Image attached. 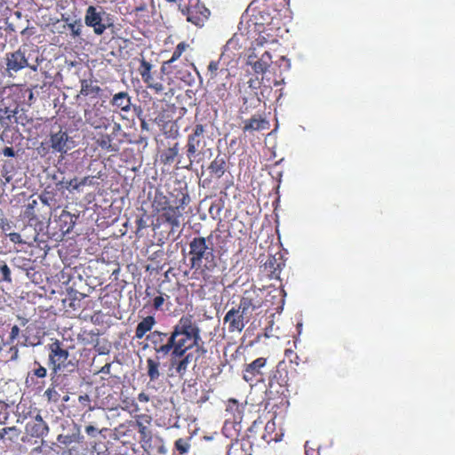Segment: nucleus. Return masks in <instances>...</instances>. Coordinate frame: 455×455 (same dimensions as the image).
<instances>
[{
    "instance_id": "1",
    "label": "nucleus",
    "mask_w": 455,
    "mask_h": 455,
    "mask_svg": "<svg viewBox=\"0 0 455 455\" xmlns=\"http://www.w3.org/2000/svg\"><path fill=\"white\" fill-rule=\"evenodd\" d=\"M188 259L193 276L201 279L203 286L215 285L220 272V258L212 235L192 237L188 242Z\"/></svg>"
},
{
    "instance_id": "2",
    "label": "nucleus",
    "mask_w": 455,
    "mask_h": 455,
    "mask_svg": "<svg viewBox=\"0 0 455 455\" xmlns=\"http://www.w3.org/2000/svg\"><path fill=\"white\" fill-rule=\"evenodd\" d=\"M173 355H182L196 347L199 350L202 346L200 328L193 317L184 315L172 327Z\"/></svg>"
},
{
    "instance_id": "3",
    "label": "nucleus",
    "mask_w": 455,
    "mask_h": 455,
    "mask_svg": "<svg viewBox=\"0 0 455 455\" xmlns=\"http://www.w3.org/2000/svg\"><path fill=\"white\" fill-rule=\"evenodd\" d=\"M39 65V52L33 45L22 44L12 52L5 53V69L9 73H17L25 68L36 70Z\"/></svg>"
},
{
    "instance_id": "4",
    "label": "nucleus",
    "mask_w": 455,
    "mask_h": 455,
    "mask_svg": "<svg viewBox=\"0 0 455 455\" xmlns=\"http://www.w3.org/2000/svg\"><path fill=\"white\" fill-rule=\"evenodd\" d=\"M296 373V368L282 360L268 377V393L284 395L285 392L289 391V387L292 385Z\"/></svg>"
},
{
    "instance_id": "5",
    "label": "nucleus",
    "mask_w": 455,
    "mask_h": 455,
    "mask_svg": "<svg viewBox=\"0 0 455 455\" xmlns=\"http://www.w3.org/2000/svg\"><path fill=\"white\" fill-rule=\"evenodd\" d=\"M207 125L202 123L196 124L190 134L188 135L187 143L185 145V154L188 158V163L183 164L181 167L190 170L193 168V163L196 160L197 156L200 155L203 148L206 145L204 140V132H206Z\"/></svg>"
},
{
    "instance_id": "6",
    "label": "nucleus",
    "mask_w": 455,
    "mask_h": 455,
    "mask_svg": "<svg viewBox=\"0 0 455 455\" xmlns=\"http://www.w3.org/2000/svg\"><path fill=\"white\" fill-rule=\"evenodd\" d=\"M152 209L156 213H161L160 218L169 223L172 228H179V213L176 208H172V201L162 191H156L152 200Z\"/></svg>"
},
{
    "instance_id": "7",
    "label": "nucleus",
    "mask_w": 455,
    "mask_h": 455,
    "mask_svg": "<svg viewBox=\"0 0 455 455\" xmlns=\"http://www.w3.org/2000/svg\"><path fill=\"white\" fill-rule=\"evenodd\" d=\"M147 339L155 350L156 355L166 356L173 355L172 330L170 332L153 331L148 333Z\"/></svg>"
},
{
    "instance_id": "8",
    "label": "nucleus",
    "mask_w": 455,
    "mask_h": 455,
    "mask_svg": "<svg viewBox=\"0 0 455 455\" xmlns=\"http://www.w3.org/2000/svg\"><path fill=\"white\" fill-rule=\"evenodd\" d=\"M267 369V358H256L251 363L244 364L243 379L250 385H258V383L265 381Z\"/></svg>"
},
{
    "instance_id": "9",
    "label": "nucleus",
    "mask_w": 455,
    "mask_h": 455,
    "mask_svg": "<svg viewBox=\"0 0 455 455\" xmlns=\"http://www.w3.org/2000/svg\"><path fill=\"white\" fill-rule=\"evenodd\" d=\"M152 69V63L147 61L145 58H141L140 60L138 72L140 75L142 81L150 90L154 91L156 94H162L165 90L164 76L163 73L159 76H154Z\"/></svg>"
},
{
    "instance_id": "10",
    "label": "nucleus",
    "mask_w": 455,
    "mask_h": 455,
    "mask_svg": "<svg viewBox=\"0 0 455 455\" xmlns=\"http://www.w3.org/2000/svg\"><path fill=\"white\" fill-rule=\"evenodd\" d=\"M49 349V362L52 364L54 373H58L68 368L69 364L74 367V364L69 361V353L64 347L62 342L59 339H54L52 343L48 345Z\"/></svg>"
},
{
    "instance_id": "11",
    "label": "nucleus",
    "mask_w": 455,
    "mask_h": 455,
    "mask_svg": "<svg viewBox=\"0 0 455 455\" xmlns=\"http://www.w3.org/2000/svg\"><path fill=\"white\" fill-rule=\"evenodd\" d=\"M181 12L186 15L188 22L193 23L196 27H203L207 21L211 12L204 5L200 4L199 1H192L185 8L181 9Z\"/></svg>"
},
{
    "instance_id": "12",
    "label": "nucleus",
    "mask_w": 455,
    "mask_h": 455,
    "mask_svg": "<svg viewBox=\"0 0 455 455\" xmlns=\"http://www.w3.org/2000/svg\"><path fill=\"white\" fill-rule=\"evenodd\" d=\"M106 14L101 7H94V5H89L86 8L84 15V22L87 27L93 28V32L97 36H102L106 31L108 25L103 20V16Z\"/></svg>"
},
{
    "instance_id": "13",
    "label": "nucleus",
    "mask_w": 455,
    "mask_h": 455,
    "mask_svg": "<svg viewBox=\"0 0 455 455\" xmlns=\"http://www.w3.org/2000/svg\"><path fill=\"white\" fill-rule=\"evenodd\" d=\"M263 304L261 294L255 289L246 290L240 299V308L243 309V315L248 323L254 310L260 308Z\"/></svg>"
},
{
    "instance_id": "14",
    "label": "nucleus",
    "mask_w": 455,
    "mask_h": 455,
    "mask_svg": "<svg viewBox=\"0 0 455 455\" xmlns=\"http://www.w3.org/2000/svg\"><path fill=\"white\" fill-rule=\"evenodd\" d=\"M223 322L228 323L229 332H241L248 323L243 309L240 308V304L237 307L230 308L226 313Z\"/></svg>"
},
{
    "instance_id": "15",
    "label": "nucleus",
    "mask_w": 455,
    "mask_h": 455,
    "mask_svg": "<svg viewBox=\"0 0 455 455\" xmlns=\"http://www.w3.org/2000/svg\"><path fill=\"white\" fill-rule=\"evenodd\" d=\"M284 265L285 261L281 252L268 255L262 267V271L266 273L269 279H280L281 271Z\"/></svg>"
},
{
    "instance_id": "16",
    "label": "nucleus",
    "mask_w": 455,
    "mask_h": 455,
    "mask_svg": "<svg viewBox=\"0 0 455 455\" xmlns=\"http://www.w3.org/2000/svg\"><path fill=\"white\" fill-rule=\"evenodd\" d=\"M179 188H174L171 191L170 195L172 197V208H176L178 210V220L180 221V218L182 215L181 210H184L186 205L189 204L190 198L188 190V187L182 186L181 182L178 181Z\"/></svg>"
},
{
    "instance_id": "17",
    "label": "nucleus",
    "mask_w": 455,
    "mask_h": 455,
    "mask_svg": "<svg viewBox=\"0 0 455 455\" xmlns=\"http://www.w3.org/2000/svg\"><path fill=\"white\" fill-rule=\"evenodd\" d=\"M248 63H250L255 73H266L269 67L273 63V57L271 56L269 51H265L259 57V53L257 51H251L249 58Z\"/></svg>"
},
{
    "instance_id": "18",
    "label": "nucleus",
    "mask_w": 455,
    "mask_h": 455,
    "mask_svg": "<svg viewBox=\"0 0 455 455\" xmlns=\"http://www.w3.org/2000/svg\"><path fill=\"white\" fill-rule=\"evenodd\" d=\"M49 144L53 152H59L60 155L67 154L71 149L68 146V132L61 128L57 132H52L50 134Z\"/></svg>"
},
{
    "instance_id": "19",
    "label": "nucleus",
    "mask_w": 455,
    "mask_h": 455,
    "mask_svg": "<svg viewBox=\"0 0 455 455\" xmlns=\"http://www.w3.org/2000/svg\"><path fill=\"white\" fill-rule=\"evenodd\" d=\"M146 117L148 122L162 124L167 122L168 116L162 100H155L147 109Z\"/></svg>"
},
{
    "instance_id": "20",
    "label": "nucleus",
    "mask_w": 455,
    "mask_h": 455,
    "mask_svg": "<svg viewBox=\"0 0 455 455\" xmlns=\"http://www.w3.org/2000/svg\"><path fill=\"white\" fill-rule=\"evenodd\" d=\"M49 427L40 413L36 414L34 419L27 423L26 432L28 435L35 437H43L46 435Z\"/></svg>"
},
{
    "instance_id": "21",
    "label": "nucleus",
    "mask_w": 455,
    "mask_h": 455,
    "mask_svg": "<svg viewBox=\"0 0 455 455\" xmlns=\"http://www.w3.org/2000/svg\"><path fill=\"white\" fill-rule=\"evenodd\" d=\"M192 359L193 354L188 352L182 355H177L176 357L172 355L171 358V367L174 369L179 377H184Z\"/></svg>"
},
{
    "instance_id": "22",
    "label": "nucleus",
    "mask_w": 455,
    "mask_h": 455,
    "mask_svg": "<svg viewBox=\"0 0 455 455\" xmlns=\"http://www.w3.org/2000/svg\"><path fill=\"white\" fill-rule=\"evenodd\" d=\"M266 129H269V123L267 119L262 117V116H259V114H255L243 122V132L266 131Z\"/></svg>"
},
{
    "instance_id": "23",
    "label": "nucleus",
    "mask_w": 455,
    "mask_h": 455,
    "mask_svg": "<svg viewBox=\"0 0 455 455\" xmlns=\"http://www.w3.org/2000/svg\"><path fill=\"white\" fill-rule=\"evenodd\" d=\"M173 73L174 76L186 84H192L194 77L191 69H196L195 64L192 62L185 63L183 67L180 68L179 64H174L172 68H169Z\"/></svg>"
},
{
    "instance_id": "24",
    "label": "nucleus",
    "mask_w": 455,
    "mask_h": 455,
    "mask_svg": "<svg viewBox=\"0 0 455 455\" xmlns=\"http://www.w3.org/2000/svg\"><path fill=\"white\" fill-rule=\"evenodd\" d=\"M80 94L82 96L90 97V99H98L102 94V89L98 85L97 81L92 78H83L81 81Z\"/></svg>"
},
{
    "instance_id": "25",
    "label": "nucleus",
    "mask_w": 455,
    "mask_h": 455,
    "mask_svg": "<svg viewBox=\"0 0 455 455\" xmlns=\"http://www.w3.org/2000/svg\"><path fill=\"white\" fill-rule=\"evenodd\" d=\"M272 29L273 28L270 27V25H268L267 28H265L263 31L259 33L258 37H256L252 42L251 50L257 51L258 47H261L267 44H275V43H277V35L271 34L270 31H272Z\"/></svg>"
},
{
    "instance_id": "26",
    "label": "nucleus",
    "mask_w": 455,
    "mask_h": 455,
    "mask_svg": "<svg viewBox=\"0 0 455 455\" xmlns=\"http://www.w3.org/2000/svg\"><path fill=\"white\" fill-rule=\"evenodd\" d=\"M252 450V444L250 440H236L231 443L228 455H251Z\"/></svg>"
},
{
    "instance_id": "27",
    "label": "nucleus",
    "mask_w": 455,
    "mask_h": 455,
    "mask_svg": "<svg viewBox=\"0 0 455 455\" xmlns=\"http://www.w3.org/2000/svg\"><path fill=\"white\" fill-rule=\"evenodd\" d=\"M110 104L113 108H118L127 113V111H130L131 109L132 97L128 94L127 92H118L113 95L112 100H110Z\"/></svg>"
},
{
    "instance_id": "28",
    "label": "nucleus",
    "mask_w": 455,
    "mask_h": 455,
    "mask_svg": "<svg viewBox=\"0 0 455 455\" xmlns=\"http://www.w3.org/2000/svg\"><path fill=\"white\" fill-rule=\"evenodd\" d=\"M156 323V319L151 315L141 319L140 323H138L137 327L135 328L134 338L136 339H141V338L145 337L147 332L153 331V328Z\"/></svg>"
},
{
    "instance_id": "29",
    "label": "nucleus",
    "mask_w": 455,
    "mask_h": 455,
    "mask_svg": "<svg viewBox=\"0 0 455 455\" xmlns=\"http://www.w3.org/2000/svg\"><path fill=\"white\" fill-rule=\"evenodd\" d=\"M212 176L221 178L226 172L227 163L225 155L218 154L208 167Z\"/></svg>"
},
{
    "instance_id": "30",
    "label": "nucleus",
    "mask_w": 455,
    "mask_h": 455,
    "mask_svg": "<svg viewBox=\"0 0 455 455\" xmlns=\"http://www.w3.org/2000/svg\"><path fill=\"white\" fill-rule=\"evenodd\" d=\"M188 50H192L191 46L189 44H188V42L186 41H181L174 48V51L170 58V60H167V61L164 62V68H163V70L164 69L165 67L167 68H172V65L174 64H177V60H179V59L181 58V56L183 55V53H186L187 51Z\"/></svg>"
},
{
    "instance_id": "31",
    "label": "nucleus",
    "mask_w": 455,
    "mask_h": 455,
    "mask_svg": "<svg viewBox=\"0 0 455 455\" xmlns=\"http://www.w3.org/2000/svg\"><path fill=\"white\" fill-rule=\"evenodd\" d=\"M207 72H208V76H209V78H208L209 84L216 83L219 74L220 76H229V72L228 69H225V68L220 69V62L219 61H211L208 65Z\"/></svg>"
},
{
    "instance_id": "32",
    "label": "nucleus",
    "mask_w": 455,
    "mask_h": 455,
    "mask_svg": "<svg viewBox=\"0 0 455 455\" xmlns=\"http://www.w3.org/2000/svg\"><path fill=\"white\" fill-rule=\"evenodd\" d=\"M160 357L156 355V358L147 359L148 376L150 381H156L160 378Z\"/></svg>"
},
{
    "instance_id": "33",
    "label": "nucleus",
    "mask_w": 455,
    "mask_h": 455,
    "mask_svg": "<svg viewBox=\"0 0 455 455\" xmlns=\"http://www.w3.org/2000/svg\"><path fill=\"white\" fill-rule=\"evenodd\" d=\"M179 151V142H174L171 148L164 150V152L161 154V163H163L164 164H172V163H174L175 158H177Z\"/></svg>"
},
{
    "instance_id": "34",
    "label": "nucleus",
    "mask_w": 455,
    "mask_h": 455,
    "mask_svg": "<svg viewBox=\"0 0 455 455\" xmlns=\"http://www.w3.org/2000/svg\"><path fill=\"white\" fill-rule=\"evenodd\" d=\"M192 436L180 437L174 442L173 452H178V455H186L188 453L191 447Z\"/></svg>"
},
{
    "instance_id": "35",
    "label": "nucleus",
    "mask_w": 455,
    "mask_h": 455,
    "mask_svg": "<svg viewBox=\"0 0 455 455\" xmlns=\"http://www.w3.org/2000/svg\"><path fill=\"white\" fill-rule=\"evenodd\" d=\"M97 144L101 149L108 151H117L119 148L113 144V136L109 134H100L97 139Z\"/></svg>"
},
{
    "instance_id": "36",
    "label": "nucleus",
    "mask_w": 455,
    "mask_h": 455,
    "mask_svg": "<svg viewBox=\"0 0 455 455\" xmlns=\"http://www.w3.org/2000/svg\"><path fill=\"white\" fill-rule=\"evenodd\" d=\"M144 422L149 423L150 422V417L147 416V414H140V416L136 417V427L138 432L140 434L141 436L146 437L150 435V432L148 430V427H147L144 425Z\"/></svg>"
},
{
    "instance_id": "37",
    "label": "nucleus",
    "mask_w": 455,
    "mask_h": 455,
    "mask_svg": "<svg viewBox=\"0 0 455 455\" xmlns=\"http://www.w3.org/2000/svg\"><path fill=\"white\" fill-rule=\"evenodd\" d=\"M275 428V425L274 422L268 421L267 423L265 424V432L261 435V438H263V440L266 443H271L273 441L274 442L279 441V439L277 437V434L273 435Z\"/></svg>"
},
{
    "instance_id": "38",
    "label": "nucleus",
    "mask_w": 455,
    "mask_h": 455,
    "mask_svg": "<svg viewBox=\"0 0 455 455\" xmlns=\"http://www.w3.org/2000/svg\"><path fill=\"white\" fill-rule=\"evenodd\" d=\"M44 395L48 402H58L60 400V395L56 390L54 381L52 382V386L44 391Z\"/></svg>"
},
{
    "instance_id": "39",
    "label": "nucleus",
    "mask_w": 455,
    "mask_h": 455,
    "mask_svg": "<svg viewBox=\"0 0 455 455\" xmlns=\"http://www.w3.org/2000/svg\"><path fill=\"white\" fill-rule=\"evenodd\" d=\"M149 220H150V217L146 212H144L143 214L140 215V217H138L136 219L135 224H136V228H137V231H136L137 234L139 232H140L141 230H144V228H147L149 227V223H148Z\"/></svg>"
},
{
    "instance_id": "40",
    "label": "nucleus",
    "mask_w": 455,
    "mask_h": 455,
    "mask_svg": "<svg viewBox=\"0 0 455 455\" xmlns=\"http://www.w3.org/2000/svg\"><path fill=\"white\" fill-rule=\"evenodd\" d=\"M78 404L82 409H85L86 411H92L94 407L92 405V398L91 395L87 394H83L78 395Z\"/></svg>"
},
{
    "instance_id": "41",
    "label": "nucleus",
    "mask_w": 455,
    "mask_h": 455,
    "mask_svg": "<svg viewBox=\"0 0 455 455\" xmlns=\"http://www.w3.org/2000/svg\"><path fill=\"white\" fill-rule=\"evenodd\" d=\"M86 121L90 124L91 126L94 128H107L108 125L106 122H108L107 118H92L90 114L85 113Z\"/></svg>"
},
{
    "instance_id": "42",
    "label": "nucleus",
    "mask_w": 455,
    "mask_h": 455,
    "mask_svg": "<svg viewBox=\"0 0 455 455\" xmlns=\"http://www.w3.org/2000/svg\"><path fill=\"white\" fill-rule=\"evenodd\" d=\"M227 411H229V412L234 414V417L236 418V413L240 417L241 415V409L240 404L237 400L235 399H229L228 404L227 406Z\"/></svg>"
},
{
    "instance_id": "43",
    "label": "nucleus",
    "mask_w": 455,
    "mask_h": 455,
    "mask_svg": "<svg viewBox=\"0 0 455 455\" xmlns=\"http://www.w3.org/2000/svg\"><path fill=\"white\" fill-rule=\"evenodd\" d=\"M222 211V204L221 203H220V201L218 203H213L211 204L210 206V209H209V213L210 215L212 216V219L214 220H220V212Z\"/></svg>"
},
{
    "instance_id": "44",
    "label": "nucleus",
    "mask_w": 455,
    "mask_h": 455,
    "mask_svg": "<svg viewBox=\"0 0 455 455\" xmlns=\"http://www.w3.org/2000/svg\"><path fill=\"white\" fill-rule=\"evenodd\" d=\"M34 366L35 368H33L31 371L33 376L37 378H44L47 376V371L45 367L42 366L40 363L35 362Z\"/></svg>"
},
{
    "instance_id": "45",
    "label": "nucleus",
    "mask_w": 455,
    "mask_h": 455,
    "mask_svg": "<svg viewBox=\"0 0 455 455\" xmlns=\"http://www.w3.org/2000/svg\"><path fill=\"white\" fill-rule=\"evenodd\" d=\"M164 296L165 294L164 293H162V291H159V295L156 296L153 300H152V306H153V308L156 309V310H160V309H163V306H164ZM167 299H168V295H166Z\"/></svg>"
},
{
    "instance_id": "46",
    "label": "nucleus",
    "mask_w": 455,
    "mask_h": 455,
    "mask_svg": "<svg viewBox=\"0 0 455 455\" xmlns=\"http://www.w3.org/2000/svg\"><path fill=\"white\" fill-rule=\"evenodd\" d=\"M0 274L2 281L12 282L11 271L6 263L0 264Z\"/></svg>"
},
{
    "instance_id": "47",
    "label": "nucleus",
    "mask_w": 455,
    "mask_h": 455,
    "mask_svg": "<svg viewBox=\"0 0 455 455\" xmlns=\"http://www.w3.org/2000/svg\"><path fill=\"white\" fill-rule=\"evenodd\" d=\"M214 91L216 92V94L220 100H225L228 94L226 83H221V84H218Z\"/></svg>"
},
{
    "instance_id": "48",
    "label": "nucleus",
    "mask_w": 455,
    "mask_h": 455,
    "mask_svg": "<svg viewBox=\"0 0 455 455\" xmlns=\"http://www.w3.org/2000/svg\"><path fill=\"white\" fill-rule=\"evenodd\" d=\"M9 433H11V435H12L9 437V439L10 440H13V438H17L20 435V432L15 427H3L2 432H1V435L4 436L6 435H9Z\"/></svg>"
},
{
    "instance_id": "49",
    "label": "nucleus",
    "mask_w": 455,
    "mask_h": 455,
    "mask_svg": "<svg viewBox=\"0 0 455 455\" xmlns=\"http://www.w3.org/2000/svg\"><path fill=\"white\" fill-rule=\"evenodd\" d=\"M284 355L286 358L289 359V363H287L288 364H291L292 365L293 363H295L296 364H298V360L299 359V357L298 356V355L295 353L294 350L292 349H285L284 351Z\"/></svg>"
},
{
    "instance_id": "50",
    "label": "nucleus",
    "mask_w": 455,
    "mask_h": 455,
    "mask_svg": "<svg viewBox=\"0 0 455 455\" xmlns=\"http://www.w3.org/2000/svg\"><path fill=\"white\" fill-rule=\"evenodd\" d=\"M68 28L71 30L72 36L76 37V36H79L81 35L82 25H80V23H77V22L69 23Z\"/></svg>"
},
{
    "instance_id": "51",
    "label": "nucleus",
    "mask_w": 455,
    "mask_h": 455,
    "mask_svg": "<svg viewBox=\"0 0 455 455\" xmlns=\"http://www.w3.org/2000/svg\"><path fill=\"white\" fill-rule=\"evenodd\" d=\"M40 337L35 336L32 339L28 336H24V341H22L23 346H36L40 345Z\"/></svg>"
},
{
    "instance_id": "52",
    "label": "nucleus",
    "mask_w": 455,
    "mask_h": 455,
    "mask_svg": "<svg viewBox=\"0 0 455 455\" xmlns=\"http://www.w3.org/2000/svg\"><path fill=\"white\" fill-rule=\"evenodd\" d=\"M65 187H66L67 189H69V190L79 191L80 190V185H79L78 179L77 178H74L73 180L67 181Z\"/></svg>"
},
{
    "instance_id": "53",
    "label": "nucleus",
    "mask_w": 455,
    "mask_h": 455,
    "mask_svg": "<svg viewBox=\"0 0 455 455\" xmlns=\"http://www.w3.org/2000/svg\"><path fill=\"white\" fill-rule=\"evenodd\" d=\"M36 202V200H33L31 204H28L27 205V208L24 212V217L32 219L34 217V208Z\"/></svg>"
},
{
    "instance_id": "54",
    "label": "nucleus",
    "mask_w": 455,
    "mask_h": 455,
    "mask_svg": "<svg viewBox=\"0 0 455 455\" xmlns=\"http://www.w3.org/2000/svg\"><path fill=\"white\" fill-rule=\"evenodd\" d=\"M7 235L9 237V240L12 241V243H18L19 244H21V243H24L20 233L10 232L7 234Z\"/></svg>"
},
{
    "instance_id": "55",
    "label": "nucleus",
    "mask_w": 455,
    "mask_h": 455,
    "mask_svg": "<svg viewBox=\"0 0 455 455\" xmlns=\"http://www.w3.org/2000/svg\"><path fill=\"white\" fill-rule=\"evenodd\" d=\"M20 330L17 325H13L9 333V340L13 341L20 335Z\"/></svg>"
},
{
    "instance_id": "56",
    "label": "nucleus",
    "mask_w": 455,
    "mask_h": 455,
    "mask_svg": "<svg viewBox=\"0 0 455 455\" xmlns=\"http://www.w3.org/2000/svg\"><path fill=\"white\" fill-rule=\"evenodd\" d=\"M101 431H100L98 429V427H95L94 426H86L85 427V433L87 435H90V436H97V435H99V433H100Z\"/></svg>"
},
{
    "instance_id": "57",
    "label": "nucleus",
    "mask_w": 455,
    "mask_h": 455,
    "mask_svg": "<svg viewBox=\"0 0 455 455\" xmlns=\"http://www.w3.org/2000/svg\"><path fill=\"white\" fill-rule=\"evenodd\" d=\"M0 228L3 232L10 231L12 228L11 222L6 218H2L0 220Z\"/></svg>"
},
{
    "instance_id": "58",
    "label": "nucleus",
    "mask_w": 455,
    "mask_h": 455,
    "mask_svg": "<svg viewBox=\"0 0 455 455\" xmlns=\"http://www.w3.org/2000/svg\"><path fill=\"white\" fill-rule=\"evenodd\" d=\"M112 368V363H105L98 372L100 373H105V374H110Z\"/></svg>"
},
{
    "instance_id": "59",
    "label": "nucleus",
    "mask_w": 455,
    "mask_h": 455,
    "mask_svg": "<svg viewBox=\"0 0 455 455\" xmlns=\"http://www.w3.org/2000/svg\"><path fill=\"white\" fill-rule=\"evenodd\" d=\"M2 152L5 157H14L16 155L12 148H4Z\"/></svg>"
},
{
    "instance_id": "60",
    "label": "nucleus",
    "mask_w": 455,
    "mask_h": 455,
    "mask_svg": "<svg viewBox=\"0 0 455 455\" xmlns=\"http://www.w3.org/2000/svg\"><path fill=\"white\" fill-rule=\"evenodd\" d=\"M137 399L140 401V402H148L149 400V396L148 395L145 394V393H140L137 395Z\"/></svg>"
},
{
    "instance_id": "61",
    "label": "nucleus",
    "mask_w": 455,
    "mask_h": 455,
    "mask_svg": "<svg viewBox=\"0 0 455 455\" xmlns=\"http://www.w3.org/2000/svg\"><path fill=\"white\" fill-rule=\"evenodd\" d=\"M90 183H91L90 176L84 177V178H82L81 180H79L80 188L83 186H87V184H90Z\"/></svg>"
},
{
    "instance_id": "62",
    "label": "nucleus",
    "mask_w": 455,
    "mask_h": 455,
    "mask_svg": "<svg viewBox=\"0 0 455 455\" xmlns=\"http://www.w3.org/2000/svg\"><path fill=\"white\" fill-rule=\"evenodd\" d=\"M140 126H141V128H146V121H145V119H141Z\"/></svg>"
},
{
    "instance_id": "63",
    "label": "nucleus",
    "mask_w": 455,
    "mask_h": 455,
    "mask_svg": "<svg viewBox=\"0 0 455 455\" xmlns=\"http://www.w3.org/2000/svg\"><path fill=\"white\" fill-rule=\"evenodd\" d=\"M160 228V224L159 223H156V224H153V230H156V228Z\"/></svg>"
},
{
    "instance_id": "64",
    "label": "nucleus",
    "mask_w": 455,
    "mask_h": 455,
    "mask_svg": "<svg viewBox=\"0 0 455 455\" xmlns=\"http://www.w3.org/2000/svg\"><path fill=\"white\" fill-rule=\"evenodd\" d=\"M17 355H18V350H17V349H15V353H14V355H12V359H16Z\"/></svg>"
}]
</instances>
